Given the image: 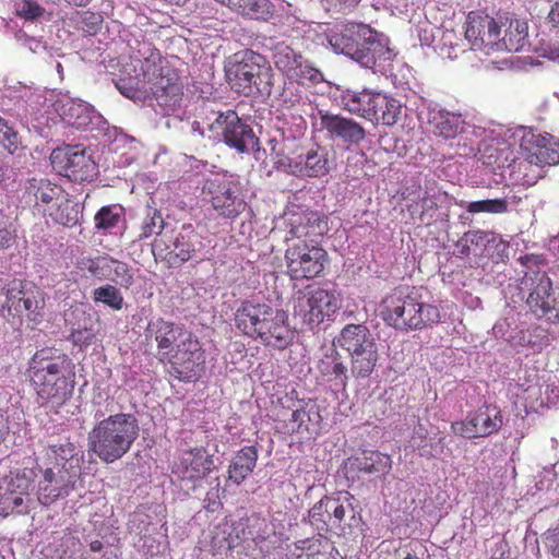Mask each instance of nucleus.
I'll return each instance as SVG.
<instances>
[{
  "label": "nucleus",
  "mask_w": 559,
  "mask_h": 559,
  "mask_svg": "<svg viewBox=\"0 0 559 559\" xmlns=\"http://www.w3.org/2000/svg\"><path fill=\"white\" fill-rule=\"evenodd\" d=\"M75 366L55 348L37 350L29 361L28 376L39 406L57 412L72 396Z\"/></svg>",
  "instance_id": "f257e3e1"
},
{
  "label": "nucleus",
  "mask_w": 559,
  "mask_h": 559,
  "mask_svg": "<svg viewBox=\"0 0 559 559\" xmlns=\"http://www.w3.org/2000/svg\"><path fill=\"white\" fill-rule=\"evenodd\" d=\"M234 323L240 334L260 341L266 347L285 349L294 340L287 313L257 298L240 301L234 312Z\"/></svg>",
  "instance_id": "f03ea898"
},
{
  "label": "nucleus",
  "mask_w": 559,
  "mask_h": 559,
  "mask_svg": "<svg viewBox=\"0 0 559 559\" xmlns=\"http://www.w3.org/2000/svg\"><path fill=\"white\" fill-rule=\"evenodd\" d=\"M335 52L343 53L367 69L383 68L391 61L393 51L383 43L378 33L362 23H348L328 37Z\"/></svg>",
  "instance_id": "7ed1b4c3"
},
{
  "label": "nucleus",
  "mask_w": 559,
  "mask_h": 559,
  "mask_svg": "<svg viewBox=\"0 0 559 559\" xmlns=\"http://www.w3.org/2000/svg\"><path fill=\"white\" fill-rule=\"evenodd\" d=\"M380 317L388 325L406 333L432 328L441 321L439 307L400 288L382 299Z\"/></svg>",
  "instance_id": "20e7f679"
},
{
  "label": "nucleus",
  "mask_w": 559,
  "mask_h": 559,
  "mask_svg": "<svg viewBox=\"0 0 559 559\" xmlns=\"http://www.w3.org/2000/svg\"><path fill=\"white\" fill-rule=\"evenodd\" d=\"M139 437L138 419L118 413L98 421L88 433V451L109 464L127 454Z\"/></svg>",
  "instance_id": "39448f33"
},
{
  "label": "nucleus",
  "mask_w": 559,
  "mask_h": 559,
  "mask_svg": "<svg viewBox=\"0 0 559 559\" xmlns=\"http://www.w3.org/2000/svg\"><path fill=\"white\" fill-rule=\"evenodd\" d=\"M140 70L138 90L148 94L166 114L175 111L183 96V84L177 70L158 51H151L141 61Z\"/></svg>",
  "instance_id": "423d86ee"
},
{
  "label": "nucleus",
  "mask_w": 559,
  "mask_h": 559,
  "mask_svg": "<svg viewBox=\"0 0 559 559\" xmlns=\"http://www.w3.org/2000/svg\"><path fill=\"white\" fill-rule=\"evenodd\" d=\"M308 522L318 531L346 534L361 525V510L348 491L325 495L308 511Z\"/></svg>",
  "instance_id": "0eeeda50"
},
{
  "label": "nucleus",
  "mask_w": 559,
  "mask_h": 559,
  "mask_svg": "<svg viewBox=\"0 0 559 559\" xmlns=\"http://www.w3.org/2000/svg\"><path fill=\"white\" fill-rule=\"evenodd\" d=\"M226 78L237 93L250 95L271 85L272 69L264 56L251 49L235 52L226 66Z\"/></svg>",
  "instance_id": "6e6552de"
},
{
  "label": "nucleus",
  "mask_w": 559,
  "mask_h": 559,
  "mask_svg": "<svg viewBox=\"0 0 559 559\" xmlns=\"http://www.w3.org/2000/svg\"><path fill=\"white\" fill-rule=\"evenodd\" d=\"M285 262L286 273L290 280H312L323 275L329 255L319 243L294 241L285 251Z\"/></svg>",
  "instance_id": "1a4fd4ad"
},
{
  "label": "nucleus",
  "mask_w": 559,
  "mask_h": 559,
  "mask_svg": "<svg viewBox=\"0 0 559 559\" xmlns=\"http://www.w3.org/2000/svg\"><path fill=\"white\" fill-rule=\"evenodd\" d=\"M210 138L226 144L238 153H248L259 144L252 128L235 110L228 109L216 115L209 124Z\"/></svg>",
  "instance_id": "9d476101"
},
{
  "label": "nucleus",
  "mask_w": 559,
  "mask_h": 559,
  "mask_svg": "<svg viewBox=\"0 0 559 559\" xmlns=\"http://www.w3.org/2000/svg\"><path fill=\"white\" fill-rule=\"evenodd\" d=\"M275 166L289 175L307 178H322L331 169L329 153L319 145L310 148L297 146L287 154H277Z\"/></svg>",
  "instance_id": "9b49d317"
},
{
  "label": "nucleus",
  "mask_w": 559,
  "mask_h": 559,
  "mask_svg": "<svg viewBox=\"0 0 559 559\" xmlns=\"http://www.w3.org/2000/svg\"><path fill=\"white\" fill-rule=\"evenodd\" d=\"M428 123L432 133L444 140L460 139L457 145L459 154L462 156L474 155L477 146L476 127L466 122L461 114L451 112L444 109L431 110Z\"/></svg>",
  "instance_id": "f8f14e48"
},
{
  "label": "nucleus",
  "mask_w": 559,
  "mask_h": 559,
  "mask_svg": "<svg viewBox=\"0 0 559 559\" xmlns=\"http://www.w3.org/2000/svg\"><path fill=\"white\" fill-rule=\"evenodd\" d=\"M36 477L35 468L24 467L10 472L3 479L2 492H0L1 514H26L31 511L33 499L29 492Z\"/></svg>",
  "instance_id": "ddd939ff"
},
{
  "label": "nucleus",
  "mask_w": 559,
  "mask_h": 559,
  "mask_svg": "<svg viewBox=\"0 0 559 559\" xmlns=\"http://www.w3.org/2000/svg\"><path fill=\"white\" fill-rule=\"evenodd\" d=\"M170 366L171 374L185 382L197 380L205 368V353L199 340L190 332L175 349L164 358Z\"/></svg>",
  "instance_id": "4468645a"
},
{
  "label": "nucleus",
  "mask_w": 559,
  "mask_h": 559,
  "mask_svg": "<svg viewBox=\"0 0 559 559\" xmlns=\"http://www.w3.org/2000/svg\"><path fill=\"white\" fill-rule=\"evenodd\" d=\"M340 309V302L333 292L316 288L300 294L294 300V316L309 325H320L325 319L334 316Z\"/></svg>",
  "instance_id": "2eb2a0df"
},
{
  "label": "nucleus",
  "mask_w": 559,
  "mask_h": 559,
  "mask_svg": "<svg viewBox=\"0 0 559 559\" xmlns=\"http://www.w3.org/2000/svg\"><path fill=\"white\" fill-rule=\"evenodd\" d=\"M50 164L57 174L73 182L91 180L96 169V164L85 150L72 145L52 150Z\"/></svg>",
  "instance_id": "dca6fc26"
},
{
  "label": "nucleus",
  "mask_w": 559,
  "mask_h": 559,
  "mask_svg": "<svg viewBox=\"0 0 559 559\" xmlns=\"http://www.w3.org/2000/svg\"><path fill=\"white\" fill-rule=\"evenodd\" d=\"M286 432L299 436H317L322 429L320 406L312 399L297 400L280 415Z\"/></svg>",
  "instance_id": "f3484780"
},
{
  "label": "nucleus",
  "mask_w": 559,
  "mask_h": 559,
  "mask_svg": "<svg viewBox=\"0 0 559 559\" xmlns=\"http://www.w3.org/2000/svg\"><path fill=\"white\" fill-rule=\"evenodd\" d=\"M192 230L166 231L153 241L152 253L155 260H162L170 267L180 266L192 258Z\"/></svg>",
  "instance_id": "a211bd4d"
},
{
  "label": "nucleus",
  "mask_w": 559,
  "mask_h": 559,
  "mask_svg": "<svg viewBox=\"0 0 559 559\" xmlns=\"http://www.w3.org/2000/svg\"><path fill=\"white\" fill-rule=\"evenodd\" d=\"M501 25L495 17L481 11H472L466 19L465 38L473 50L486 53L497 50Z\"/></svg>",
  "instance_id": "6ab92c4d"
},
{
  "label": "nucleus",
  "mask_w": 559,
  "mask_h": 559,
  "mask_svg": "<svg viewBox=\"0 0 559 559\" xmlns=\"http://www.w3.org/2000/svg\"><path fill=\"white\" fill-rule=\"evenodd\" d=\"M273 60L275 68L290 81L306 84L318 83L321 80V72L313 68L300 52L287 45L278 44L275 47Z\"/></svg>",
  "instance_id": "aec40b11"
},
{
  "label": "nucleus",
  "mask_w": 559,
  "mask_h": 559,
  "mask_svg": "<svg viewBox=\"0 0 559 559\" xmlns=\"http://www.w3.org/2000/svg\"><path fill=\"white\" fill-rule=\"evenodd\" d=\"M203 194L218 215L225 218L237 217L247 206L246 202L235 194L231 182L225 177L207 179L203 187Z\"/></svg>",
  "instance_id": "412c9836"
},
{
  "label": "nucleus",
  "mask_w": 559,
  "mask_h": 559,
  "mask_svg": "<svg viewBox=\"0 0 559 559\" xmlns=\"http://www.w3.org/2000/svg\"><path fill=\"white\" fill-rule=\"evenodd\" d=\"M41 478L37 484V500L41 506L49 507L60 498L68 497L76 486L81 476L51 467L39 468Z\"/></svg>",
  "instance_id": "4be33fe9"
},
{
  "label": "nucleus",
  "mask_w": 559,
  "mask_h": 559,
  "mask_svg": "<svg viewBox=\"0 0 559 559\" xmlns=\"http://www.w3.org/2000/svg\"><path fill=\"white\" fill-rule=\"evenodd\" d=\"M502 426V415L495 405H483L466 420L455 421L451 428L455 435L463 438L488 437L496 433Z\"/></svg>",
  "instance_id": "5701e85b"
},
{
  "label": "nucleus",
  "mask_w": 559,
  "mask_h": 559,
  "mask_svg": "<svg viewBox=\"0 0 559 559\" xmlns=\"http://www.w3.org/2000/svg\"><path fill=\"white\" fill-rule=\"evenodd\" d=\"M214 468L213 455L204 447H194L180 454L173 473L181 480L195 483L210 475Z\"/></svg>",
  "instance_id": "b1692460"
},
{
  "label": "nucleus",
  "mask_w": 559,
  "mask_h": 559,
  "mask_svg": "<svg viewBox=\"0 0 559 559\" xmlns=\"http://www.w3.org/2000/svg\"><path fill=\"white\" fill-rule=\"evenodd\" d=\"M328 231L326 217L314 211L295 214L289 219L287 240L318 243V239Z\"/></svg>",
  "instance_id": "393cba45"
},
{
  "label": "nucleus",
  "mask_w": 559,
  "mask_h": 559,
  "mask_svg": "<svg viewBox=\"0 0 559 559\" xmlns=\"http://www.w3.org/2000/svg\"><path fill=\"white\" fill-rule=\"evenodd\" d=\"M43 302L38 300L37 294L33 290L24 289L22 283L8 288L5 293L4 308L13 318H27L29 321L37 322L40 319L39 310Z\"/></svg>",
  "instance_id": "a878e982"
},
{
  "label": "nucleus",
  "mask_w": 559,
  "mask_h": 559,
  "mask_svg": "<svg viewBox=\"0 0 559 559\" xmlns=\"http://www.w3.org/2000/svg\"><path fill=\"white\" fill-rule=\"evenodd\" d=\"M63 188L46 178L33 177L24 185L23 200L38 212L51 210L58 199H62Z\"/></svg>",
  "instance_id": "bb28decb"
},
{
  "label": "nucleus",
  "mask_w": 559,
  "mask_h": 559,
  "mask_svg": "<svg viewBox=\"0 0 559 559\" xmlns=\"http://www.w3.org/2000/svg\"><path fill=\"white\" fill-rule=\"evenodd\" d=\"M525 160L537 166L559 164V143L549 134H532L521 144Z\"/></svg>",
  "instance_id": "cd10ccee"
},
{
  "label": "nucleus",
  "mask_w": 559,
  "mask_h": 559,
  "mask_svg": "<svg viewBox=\"0 0 559 559\" xmlns=\"http://www.w3.org/2000/svg\"><path fill=\"white\" fill-rule=\"evenodd\" d=\"M320 124L331 138L342 140L346 144H358L366 136L365 128L352 118L341 115L330 114L329 111H319Z\"/></svg>",
  "instance_id": "c85d7f7f"
},
{
  "label": "nucleus",
  "mask_w": 559,
  "mask_h": 559,
  "mask_svg": "<svg viewBox=\"0 0 559 559\" xmlns=\"http://www.w3.org/2000/svg\"><path fill=\"white\" fill-rule=\"evenodd\" d=\"M190 332L176 325L171 321L157 318L151 321L146 328V337L153 338L157 345V354L160 361L168 356Z\"/></svg>",
  "instance_id": "c756f323"
},
{
  "label": "nucleus",
  "mask_w": 559,
  "mask_h": 559,
  "mask_svg": "<svg viewBox=\"0 0 559 559\" xmlns=\"http://www.w3.org/2000/svg\"><path fill=\"white\" fill-rule=\"evenodd\" d=\"M531 281L532 290L527 297L531 310L542 317L555 309L556 298L552 295V283L545 272H536L535 277L525 275L524 283Z\"/></svg>",
  "instance_id": "7c9ffc66"
},
{
  "label": "nucleus",
  "mask_w": 559,
  "mask_h": 559,
  "mask_svg": "<svg viewBox=\"0 0 559 559\" xmlns=\"http://www.w3.org/2000/svg\"><path fill=\"white\" fill-rule=\"evenodd\" d=\"M380 91L364 87L362 90L346 88L340 95L341 106L352 115L370 121Z\"/></svg>",
  "instance_id": "2f4dec72"
},
{
  "label": "nucleus",
  "mask_w": 559,
  "mask_h": 559,
  "mask_svg": "<svg viewBox=\"0 0 559 559\" xmlns=\"http://www.w3.org/2000/svg\"><path fill=\"white\" fill-rule=\"evenodd\" d=\"M47 456L55 460L58 468L81 476L83 453L78 451L74 443L69 440L62 443L49 444Z\"/></svg>",
  "instance_id": "473e14b6"
},
{
  "label": "nucleus",
  "mask_w": 559,
  "mask_h": 559,
  "mask_svg": "<svg viewBox=\"0 0 559 559\" xmlns=\"http://www.w3.org/2000/svg\"><path fill=\"white\" fill-rule=\"evenodd\" d=\"M296 550H300V554L294 559H338L334 543L322 534L299 540Z\"/></svg>",
  "instance_id": "72a5a7b5"
},
{
  "label": "nucleus",
  "mask_w": 559,
  "mask_h": 559,
  "mask_svg": "<svg viewBox=\"0 0 559 559\" xmlns=\"http://www.w3.org/2000/svg\"><path fill=\"white\" fill-rule=\"evenodd\" d=\"M504 27L503 36L499 35V44L497 51H520L526 45L528 36V27L526 22L518 19H506L504 23H500Z\"/></svg>",
  "instance_id": "f704fd0d"
},
{
  "label": "nucleus",
  "mask_w": 559,
  "mask_h": 559,
  "mask_svg": "<svg viewBox=\"0 0 559 559\" xmlns=\"http://www.w3.org/2000/svg\"><path fill=\"white\" fill-rule=\"evenodd\" d=\"M338 342L349 355L377 347L369 329L364 324H347L344 326Z\"/></svg>",
  "instance_id": "c9c22d12"
},
{
  "label": "nucleus",
  "mask_w": 559,
  "mask_h": 559,
  "mask_svg": "<svg viewBox=\"0 0 559 559\" xmlns=\"http://www.w3.org/2000/svg\"><path fill=\"white\" fill-rule=\"evenodd\" d=\"M317 369L328 381H335L343 388L348 380V369L342 355L335 349L330 348L318 361Z\"/></svg>",
  "instance_id": "e433bc0d"
},
{
  "label": "nucleus",
  "mask_w": 559,
  "mask_h": 559,
  "mask_svg": "<svg viewBox=\"0 0 559 559\" xmlns=\"http://www.w3.org/2000/svg\"><path fill=\"white\" fill-rule=\"evenodd\" d=\"M403 108L401 100L390 94L380 92L373 108L377 112L373 117H370V121L393 127L400 121Z\"/></svg>",
  "instance_id": "4c0bfd02"
},
{
  "label": "nucleus",
  "mask_w": 559,
  "mask_h": 559,
  "mask_svg": "<svg viewBox=\"0 0 559 559\" xmlns=\"http://www.w3.org/2000/svg\"><path fill=\"white\" fill-rule=\"evenodd\" d=\"M60 110L62 120L78 130H85L95 118L93 108L82 100L69 99Z\"/></svg>",
  "instance_id": "58836bf2"
},
{
  "label": "nucleus",
  "mask_w": 559,
  "mask_h": 559,
  "mask_svg": "<svg viewBox=\"0 0 559 559\" xmlns=\"http://www.w3.org/2000/svg\"><path fill=\"white\" fill-rule=\"evenodd\" d=\"M258 461V450L253 445L241 448L230 462L228 477L240 485L254 469Z\"/></svg>",
  "instance_id": "ea45409f"
},
{
  "label": "nucleus",
  "mask_w": 559,
  "mask_h": 559,
  "mask_svg": "<svg viewBox=\"0 0 559 559\" xmlns=\"http://www.w3.org/2000/svg\"><path fill=\"white\" fill-rule=\"evenodd\" d=\"M513 343L522 347H528L534 353H540L551 344L552 336L548 329L542 325H531L520 330L513 337Z\"/></svg>",
  "instance_id": "a19ab883"
},
{
  "label": "nucleus",
  "mask_w": 559,
  "mask_h": 559,
  "mask_svg": "<svg viewBox=\"0 0 559 559\" xmlns=\"http://www.w3.org/2000/svg\"><path fill=\"white\" fill-rule=\"evenodd\" d=\"M352 464L365 474H386L391 469L392 460L379 451H364L353 459Z\"/></svg>",
  "instance_id": "79ce46f5"
},
{
  "label": "nucleus",
  "mask_w": 559,
  "mask_h": 559,
  "mask_svg": "<svg viewBox=\"0 0 559 559\" xmlns=\"http://www.w3.org/2000/svg\"><path fill=\"white\" fill-rule=\"evenodd\" d=\"M478 152L479 160L493 171L510 166L515 159L512 150L507 145L499 147L493 144H486L483 148H478Z\"/></svg>",
  "instance_id": "37998d69"
},
{
  "label": "nucleus",
  "mask_w": 559,
  "mask_h": 559,
  "mask_svg": "<svg viewBox=\"0 0 559 559\" xmlns=\"http://www.w3.org/2000/svg\"><path fill=\"white\" fill-rule=\"evenodd\" d=\"M49 216L58 223L67 227H73L79 222V209L78 205L68 199V193L63 190L62 199H58L51 205Z\"/></svg>",
  "instance_id": "c03bdc74"
},
{
  "label": "nucleus",
  "mask_w": 559,
  "mask_h": 559,
  "mask_svg": "<svg viewBox=\"0 0 559 559\" xmlns=\"http://www.w3.org/2000/svg\"><path fill=\"white\" fill-rule=\"evenodd\" d=\"M352 368L350 373L355 378H368L378 361V348H369L362 352L350 354Z\"/></svg>",
  "instance_id": "a18cd8bd"
},
{
  "label": "nucleus",
  "mask_w": 559,
  "mask_h": 559,
  "mask_svg": "<svg viewBox=\"0 0 559 559\" xmlns=\"http://www.w3.org/2000/svg\"><path fill=\"white\" fill-rule=\"evenodd\" d=\"M23 148L19 132L0 116V150L15 154Z\"/></svg>",
  "instance_id": "49530a36"
},
{
  "label": "nucleus",
  "mask_w": 559,
  "mask_h": 559,
  "mask_svg": "<svg viewBox=\"0 0 559 559\" xmlns=\"http://www.w3.org/2000/svg\"><path fill=\"white\" fill-rule=\"evenodd\" d=\"M123 209L119 205L102 206L94 216L95 227L102 230H109L118 226Z\"/></svg>",
  "instance_id": "de8ad7c7"
},
{
  "label": "nucleus",
  "mask_w": 559,
  "mask_h": 559,
  "mask_svg": "<svg viewBox=\"0 0 559 559\" xmlns=\"http://www.w3.org/2000/svg\"><path fill=\"white\" fill-rule=\"evenodd\" d=\"M76 267L82 272H87L90 275L97 278H105L108 276L106 271L110 267L109 257H82L76 262Z\"/></svg>",
  "instance_id": "09e8293b"
},
{
  "label": "nucleus",
  "mask_w": 559,
  "mask_h": 559,
  "mask_svg": "<svg viewBox=\"0 0 559 559\" xmlns=\"http://www.w3.org/2000/svg\"><path fill=\"white\" fill-rule=\"evenodd\" d=\"M238 13L251 19L267 20L273 14V4L270 0H243Z\"/></svg>",
  "instance_id": "8fccbe9b"
},
{
  "label": "nucleus",
  "mask_w": 559,
  "mask_h": 559,
  "mask_svg": "<svg viewBox=\"0 0 559 559\" xmlns=\"http://www.w3.org/2000/svg\"><path fill=\"white\" fill-rule=\"evenodd\" d=\"M164 228V219L156 209L148 207L146 210L145 216L140 226V239H146L153 235H163L160 231Z\"/></svg>",
  "instance_id": "3c124183"
},
{
  "label": "nucleus",
  "mask_w": 559,
  "mask_h": 559,
  "mask_svg": "<svg viewBox=\"0 0 559 559\" xmlns=\"http://www.w3.org/2000/svg\"><path fill=\"white\" fill-rule=\"evenodd\" d=\"M93 300L95 302H102L114 310H120L123 306V296L120 290L109 284L94 289Z\"/></svg>",
  "instance_id": "603ef678"
},
{
  "label": "nucleus",
  "mask_w": 559,
  "mask_h": 559,
  "mask_svg": "<svg viewBox=\"0 0 559 559\" xmlns=\"http://www.w3.org/2000/svg\"><path fill=\"white\" fill-rule=\"evenodd\" d=\"M96 330L94 322L91 317L84 318L83 325H79L76 329H72L70 340L72 343L80 347L90 346L96 337Z\"/></svg>",
  "instance_id": "864d4df0"
},
{
  "label": "nucleus",
  "mask_w": 559,
  "mask_h": 559,
  "mask_svg": "<svg viewBox=\"0 0 559 559\" xmlns=\"http://www.w3.org/2000/svg\"><path fill=\"white\" fill-rule=\"evenodd\" d=\"M46 10L36 0H21L15 2V15L26 22L39 20Z\"/></svg>",
  "instance_id": "5fc2aeb1"
},
{
  "label": "nucleus",
  "mask_w": 559,
  "mask_h": 559,
  "mask_svg": "<svg viewBox=\"0 0 559 559\" xmlns=\"http://www.w3.org/2000/svg\"><path fill=\"white\" fill-rule=\"evenodd\" d=\"M508 211V202L504 199H488L481 201H474L468 203L467 212L468 213H493L501 214Z\"/></svg>",
  "instance_id": "6e6d98bb"
},
{
  "label": "nucleus",
  "mask_w": 559,
  "mask_h": 559,
  "mask_svg": "<svg viewBox=\"0 0 559 559\" xmlns=\"http://www.w3.org/2000/svg\"><path fill=\"white\" fill-rule=\"evenodd\" d=\"M109 269L112 270V281L124 288L132 286L134 278L127 263L110 258Z\"/></svg>",
  "instance_id": "4d7b16f0"
},
{
  "label": "nucleus",
  "mask_w": 559,
  "mask_h": 559,
  "mask_svg": "<svg viewBox=\"0 0 559 559\" xmlns=\"http://www.w3.org/2000/svg\"><path fill=\"white\" fill-rule=\"evenodd\" d=\"M17 235L16 229L9 219L0 214V252L14 246Z\"/></svg>",
  "instance_id": "13d9d810"
},
{
  "label": "nucleus",
  "mask_w": 559,
  "mask_h": 559,
  "mask_svg": "<svg viewBox=\"0 0 559 559\" xmlns=\"http://www.w3.org/2000/svg\"><path fill=\"white\" fill-rule=\"evenodd\" d=\"M546 551L554 558H559V519L543 535Z\"/></svg>",
  "instance_id": "bf43d9fd"
},
{
  "label": "nucleus",
  "mask_w": 559,
  "mask_h": 559,
  "mask_svg": "<svg viewBox=\"0 0 559 559\" xmlns=\"http://www.w3.org/2000/svg\"><path fill=\"white\" fill-rule=\"evenodd\" d=\"M102 22L103 17L100 14L86 11L80 15L79 25L84 32L96 34L100 28Z\"/></svg>",
  "instance_id": "052dcab7"
},
{
  "label": "nucleus",
  "mask_w": 559,
  "mask_h": 559,
  "mask_svg": "<svg viewBox=\"0 0 559 559\" xmlns=\"http://www.w3.org/2000/svg\"><path fill=\"white\" fill-rule=\"evenodd\" d=\"M463 243L462 252L468 250V246L485 247L489 242V233L484 230H471L463 235L461 238Z\"/></svg>",
  "instance_id": "680f3d73"
},
{
  "label": "nucleus",
  "mask_w": 559,
  "mask_h": 559,
  "mask_svg": "<svg viewBox=\"0 0 559 559\" xmlns=\"http://www.w3.org/2000/svg\"><path fill=\"white\" fill-rule=\"evenodd\" d=\"M69 542H71L72 546H75L76 544L72 538H69L53 549L49 547L47 550L50 552V559H80V557H75L74 552L70 550V547L68 546Z\"/></svg>",
  "instance_id": "e2e57ef3"
},
{
  "label": "nucleus",
  "mask_w": 559,
  "mask_h": 559,
  "mask_svg": "<svg viewBox=\"0 0 559 559\" xmlns=\"http://www.w3.org/2000/svg\"><path fill=\"white\" fill-rule=\"evenodd\" d=\"M548 19L555 26H559V2L551 7Z\"/></svg>",
  "instance_id": "0e129e2a"
},
{
  "label": "nucleus",
  "mask_w": 559,
  "mask_h": 559,
  "mask_svg": "<svg viewBox=\"0 0 559 559\" xmlns=\"http://www.w3.org/2000/svg\"><path fill=\"white\" fill-rule=\"evenodd\" d=\"M216 1L223 5L228 7L229 9H231L238 13L243 0H216Z\"/></svg>",
  "instance_id": "69168bd1"
},
{
  "label": "nucleus",
  "mask_w": 559,
  "mask_h": 559,
  "mask_svg": "<svg viewBox=\"0 0 559 559\" xmlns=\"http://www.w3.org/2000/svg\"><path fill=\"white\" fill-rule=\"evenodd\" d=\"M103 543L100 540H93L91 544H90V548L92 551L94 552H98L103 549Z\"/></svg>",
  "instance_id": "338daca9"
},
{
  "label": "nucleus",
  "mask_w": 559,
  "mask_h": 559,
  "mask_svg": "<svg viewBox=\"0 0 559 559\" xmlns=\"http://www.w3.org/2000/svg\"><path fill=\"white\" fill-rule=\"evenodd\" d=\"M67 1L76 7H84L90 2V0H67Z\"/></svg>",
  "instance_id": "774afa93"
}]
</instances>
